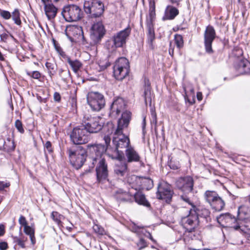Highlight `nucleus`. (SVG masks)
<instances>
[{"label":"nucleus","instance_id":"obj_2","mask_svg":"<svg viewBox=\"0 0 250 250\" xmlns=\"http://www.w3.org/2000/svg\"><path fill=\"white\" fill-rule=\"evenodd\" d=\"M217 219L218 221L224 220L226 222L230 221L233 222L234 224L231 228L239 231L247 239H250V228L246 225L250 223V211L248 207L242 206L238 208L237 219L227 213L221 215Z\"/></svg>","mask_w":250,"mask_h":250},{"label":"nucleus","instance_id":"obj_20","mask_svg":"<svg viewBox=\"0 0 250 250\" xmlns=\"http://www.w3.org/2000/svg\"><path fill=\"white\" fill-rule=\"evenodd\" d=\"M44 4L45 14L49 20L54 19L57 14L58 8L52 3H46L45 0H42Z\"/></svg>","mask_w":250,"mask_h":250},{"label":"nucleus","instance_id":"obj_14","mask_svg":"<svg viewBox=\"0 0 250 250\" xmlns=\"http://www.w3.org/2000/svg\"><path fill=\"white\" fill-rule=\"evenodd\" d=\"M176 187L185 193L191 192L193 190L194 181L190 176L181 177L176 181Z\"/></svg>","mask_w":250,"mask_h":250},{"label":"nucleus","instance_id":"obj_59","mask_svg":"<svg viewBox=\"0 0 250 250\" xmlns=\"http://www.w3.org/2000/svg\"><path fill=\"white\" fill-rule=\"evenodd\" d=\"M5 233L4 226L2 224L0 225V236L4 235Z\"/></svg>","mask_w":250,"mask_h":250},{"label":"nucleus","instance_id":"obj_21","mask_svg":"<svg viewBox=\"0 0 250 250\" xmlns=\"http://www.w3.org/2000/svg\"><path fill=\"white\" fill-rule=\"evenodd\" d=\"M125 156L128 163L139 162L140 161L141 157L139 154L131 146L126 149Z\"/></svg>","mask_w":250,"mask_h":250},{"label":"nucleus","instance_id":"obj_46","mask_svg":"<svg viewBox=\"0 0 250 250\" xmlns=\"http://www.w3.org/2000/svg\"><path fill=\"white\" fill-rule=\"evenodd\" d=\"M0 15L5 20H8L11 17V13L9 11L6 10H0Z\"/></svg>","mask_w":250,"mask_h":250},{"label":"nucleus","instance_id":"obj_11","mask_svg":"<svg viewBox=\"0 0 250 250\" xmlns=\"http://www.w3.org/2000/svg\"><path fill=\"white\" fill-rule=\"evenodd\" d=\"M87 101L93 111H99L105 105V100L104 96L97 92H89L87 96Z\"/></svg>","mask_w":250,"mask_h":250},{"label":"nucleus","instance_id":"obj_56","mask_svg":"<svg viewBox=\"0 0 250 250\" xmlns=\"http://www.w3.org/2000/svg\"><path fill=\"white\" fill-rule=\"evenodd\" d=\"M17 242L18 245H19L21 248H25V245L23 240H22L21 239H17Z\"/></svg>","mask_w":250,"mask_h":250},{"label":"nucleus","instance_id":"obj_4","mask_svg":"<svg viewBox=\"0 0 250 250\" xmlns=\"http://www.w3.org/2000/svg\"><path fill=\"white\" fill-rule=\"evenodd\" d=\"M83 9L89 18L96 19L103 15L104 6L101 0H88L84 2Z\"/></svg>","mask_w":250,"mask_h":250},{"label":"nucleus","instance_id":"obj_29","mask_svg":"<svg viewBox=\"0 0 250 250\" xmlns=\"http://www.w3.org/2000/svg\"><path fill=\"white\" fill-rule=\"evenodd\" d=\"M134 198L135 202L139 205L144 206L146 207H149L150 204L146 200L145 195L142 192H136L134 195Z\"/></svg>","mask_w":250,"mask_h":250},{"label":"nucleus","instance_id":"obj_41","mask_svg":"<svg viewBox=\"0 0 250 250\" xmlns=\"http://www.w3.org/2000/svg\"><path fill=\"white\" fill-rule=\"evenodd\" d=\"M131 229L133 232H134L137 234L144 233L143 227L137 226L135 224H133V225L131 227Z\"/></svg>","mask_w":250,"mask_h":250},{"label":"nucleus","instance_id":"obj_13","mask_svg":"<svg viewBox=\"0 0 250 250\" xmlns=\"http://www.w3.org/2000/svg\"><path fill=\"white\" fill-rule=\"evenodd\" d=\"M157 189L156 196L158 199L165 200L167 203L171 201L173 192L169 184L164 182L159 183Z\"/></svg>","mask_w":250,"mask_h":250},{"label":"nucleus","instance_id":"obj_48","mask_svg":"<svg viewBox=\"0 0 250 250\" xmlns=\"http://www.w3.org/2000/svg\"><path fill=\"white\" fill-rule=\"evenodd\" d=\"M19 222L21 226H23L24 228L25 226H28L25 218L22 215L20 217Z\"/></svg>","mask_w":250,"mask_h":250},{"label":"nucleus","instance_id":"obj_51","mask_svg":"<svg viewBox=\"0 0 250 250\" xmlns=\"http://www.w3.org/2000/svg\"><path fill=\"white\" fill-rule=\"evenodd\" d=\"M8 248L7 242L3 241L0 242V250H6Z\"/></svg>","mask_w":250,"mask_h":250},{"label":"nucleus","instance_id":"obj_54","mask_svg":"<svg viewBox=\"0 0 250 250\" xmlns=\"http://www.w3.org/2000/svg\"><path fill=\"white\" fill-rule=\"evenodd\" d=\"M0 40L2 42H6L8 38V35L7 33H3L0 35Z\"/></svg>","mask_w":250,"mask_h":250},{"label":"nucleus","instance_id":"obj_18","mask_svg":"<svg viewBox=\"0 0 250 250\" xmlns=\"http://www.w3.org/2000/svg\"><path fill=\"white\" fill-rule=\"evenodd\" d=\"M234 67L240 75L250 73V62L247 59L238 60L234 63Z\"/></svg>","mask_w":250,"mask_h":250},{"label":"nucleus","instance_id":"obj_25","mask_svg":"<svg viewBox=\"0 0 250 250\" xmlns=\"http://www.w3.org/2000/svg\"><path fill=\"white\" fill-rule=\"evenodd\" d=\"M115 198L119 201L130 202L132 200V196L126 191L123 189H117L114 194Z\"/></svg>","mask_w":250,"mask_h":250},{"label":"nucleus","instance_id":"obj_6","mask_svg":"<svg viewBox=\"0 0 250 250\" xmlns=\"http://www.w3.org/2000/svg\"><path fill=\"white\" fill-rule=\"evenodd\" d=\"M82 124L90 134L100 131L104 125L101 118L88 114L84 115Z\"/></svg>","mask_w":250,"mask_h":250},{"label":"nucleus","instance_id":"obj_47","mask_svg":"<svg viewBox=\"0 0 250 250\" xmlns=\"http://www.w3.org/2000/svg\"><path fill=\"white\" fill-rule=\"evenodd\" d=\"M137 245L139 247V250H141L147 246L146 242L143 238L140 239Z\"/></svg>","mask_w":250,"mask_h":250},{"label":"nucleus","instance_id":"obj_1","mask_svg":"<svg viewBox=\"0 0 250 250\" xmlns=\"http://www.w3.org/2000/svg\"><path fill=\"white\" fill-rule=\"evenodd\" d=\"M131 118V113L125 111L122 114L121 117L118 121V125L115 130L112 143L113 147L110 145L111 137L108 135H105L104 139L107 145V155L113 159L123 160L124 153L122 149L129 147L130 140L125 132L127 131V127Z\"/></svg>","mask_w":250,"mask_h":250},{"label":"nucleus","instance_id":"obj_43","mask_svg":"<svg viewBox=\"0 0 250 250\" xmlns=\"http://www.w3.org/2000/svg\"><path fill=\"white\" fill-rule=\"evenodd\" d=\"M15 125L17 130L21 133L24 132V130L22 126V124L21 122L19 120H17L15 121Z\"/></svg>","mask_w":250,"mask_h":250},{"label":"nucleus","instance_id":"obj_37","mask_svg":"<svg viewBox=\"0 0 250 250\" xmlns=\"http://www.w3.org/2000/svg\"><path fill=\"white\" fill-rule=\"evenodd\" d=\"M11 17L13 20L14 21L15 23L17 25H20L21 24V21L20 19V14L19 10L18 9H15L12 12Z\"/></svg>","mask_w":250,"mask_h":250},{"label":"nucleus","instance_id":"obj_26","mask_svg":"<svg viewBox=\"0 0 250 250\" xmlns=\"http://www.w3.org/2000/svg\"><path fill=\"white\" fill-rule=\"evenodd\" d=\"M140 179L141 177L131 175L127 176L126 181L132 188L135 189L136 190H140Z\"/></svg>","mask_w":250,"mask_h":250},{"label":"nucleus","instance_id":"obj_30","mask_svg":"<svg viewBox=\"0 0 250 250\" xmlns=\"http://www.w3.org/2000/svg\"><path fill=\"white\" fill-rule=\"evenodd\" d=\"M140 182V190L145 189L148 190L153 187V182L152 180L148 177H141Z\"/></svg>","mask_w":250,"mask_h":250},{"label":"nucleus","instance_id":"obj_62","mask_svg":"<svg viewBox=\"0 0 250 250\" xmlns=\"http://www.w3.org/2000/svg\"><path fill=\"white\" fill-rule=\"evenodd\" d=\"M182 0H170L171 3L173 4H175L177 6H178L179 4V2L181 1Z\"/></svg>","mask_w":250,"mask_h":250},{"label":"nucleus","instance_id":"obj_28","mask_svg":"<svg viewBox=\"0 0 250 250\" xmlns=\"http://www.w3.org/2000/svg\"><path fill=\"white\" fill-rule=\"evenodd\" d=\"M146 27L148 31L147 34V43L148 44L150 48L153 49V42L154 40L155 37L153 25V23H151V21H149L147 23Z\"/></svg>","mask_w":250,"mask_h":250},{"label":"nucleus","instance_id":"obj_16","mask_svg":"<svg viewBox=\"0 0 250 250\" xmlns=\"http://www.w3.org/2000/svg\"><path fill=\"white\" fill-rule=\"evenodd\" d=\"M105 33V29L103 23L98 21L94 23L91 27L90 37L94 43L99 42Z\"/></svg>","mask_w":250,"mask_h":250},{"label":"nucleus","instance_id":"obj_35","mask_svg":"<svg viewBox=\"0 0 250 250\" xmlns=\"http://www.w3.org/2000/svg\"><path fill=\"white\" fill-rule=\"evenodd\" d=\"M45 66L48 70V73L50 77H52L56 73L57 65L54 63L47 62L45 63Z\"/></svg>","mask_w":250,"mask_h":250},{"label":"nucleus","instance_id":"obj_8","mask_svg":"<svg viewBox=\"0 0 250 250\" xmlns=\"http://www.w3.org/2000/svg\"><path fill=\"white\" fill-rule=\"evenodd\" d=\"M128 60L125 57H121L115 62L113 66V75L116 79L123 80L129 72Z\"/></svg>","mask_w":250,"mask_h":250},{"label":"nucleus","instance_id":"obj_22","mask_svg":"<svg viewBox=\"0 0 250 250\" xmlns=\"http://www.w3.org/2000/svg\"><path fill=\"white\" fill-rule=\"evenodd\" d=\"M119 160L115 165L114 171L119 177H124L127 173V166L125 162H122V160Z\"/></svg>","mask_w":250,"mask_h":250},{"label":"nucleus","instance_id":"obj_52","mask_svg":"<svg viewBox=\"0 0 250 250\" xmlns=\"http://www.w3.org/2000/svg\"><path fill=\"white\" fill-rule=\"evenodd\" d=\"M10 186L9 183H4V182L0 181V190H3L5 188H8Z\"/></svg>","mask_w":250,"mask_h":250},{"label":"nucleus","instance_id":"obj_61","mask_svg":"<svg viewBox=\"0 0 250 250\" xmlns=\"http://www.w3.org/2000/svg\"><path fill=\"white\" fill-rule=\"evenodd\" d=\"M197 98L198 101H200L202 100V93L201 92H198L197 93Z\"/></svg>","mask_w":250,"mask_h":250},{"label":"nucleus","instance_id":"obj_10","mask_svg":"<svg viewBox=\"0 0 250 250\" xmlns=\"http://www.w3.org/2000/svg\"><path fill=\"white\" fill-rule=\"evenodd\" d=\"M65 20L68 22L77 21L83 17V11L78 5L72 4L64 6L61 13Z\"/></svg>","mask_w":250,"mask_h":250},{"label":"nucleus","instance_id":"obj_40","mask_svg":"<svg viewBox=\"0 0 250 250\" xmlns=\"http://www.w3.org/2000/svg\"><path fill=\"white\" fill-rule=\"evenodd\" d=\"M62 215L60 214L57 211H53L51 213V217L53 220L56 222L58 224H59L61 222V218Z\"/></svg>","mask_w":250,"mask_h":250},{"label":"nucleus","instance_id":"obj_9","mask_svg":"<svg viewBox=\"0 0 250 250\" xmlns=\"http://www.w3.org/2000/svg\"><path fill=\"white\" fill-rule=\"evenodd\" d=\"M71 141L76 145L87 143L90 139V134L82 125L73 128L70 135Z\"/></svg>","mask_w":250,"mask_h":250},{"label":"nucleus","instance_id":"obj_33","mask_svg":"<svg viewBox=\"0 0 250 250\" xmlns=\"http://www.w3.org/2000/svg\"><path fill=\"white\" fill-rule=\"evenodd\" d=\"M23 231L24 233L29 236L31 244L34 245L36 243V238L35 237V230L33 229L29 226H25Z\"/></svg>","mask_w":250,"mask_h":250},{"label":"nucleus","instance_id":"obj_45","mask_svg":"<svg viewBox=\"0 0 250 250\" xmlns=\"http://www.w3.org/2000/svg\"><path fill=\"white\" fill-rule=\"evenodd\" d=\"M44 148L46 150L49 154H51L53 152V148L52 144L50 141H47L44 145Z\"/></svg>","mask_w":250,"mask_h":250},{"label":"nucleus","instance_id":"obj_64","mask_svg":"<svg viewBox=\"0 0 250 250\" xmlns=\"http://www.w3.org/2000/svg\"><path fill=\"white\" fill-rule=\"evenodd\" d=\"M190 91H191V92L193 93L194 89L193 88H191V89H190Z\"/></svg>","mask_w":250,"mask_h":250},{"label":"nucleus","instance_id":"obj_38","mask_svg":"<svg viewBox=\"0 0 250 250\" xmlns=\"http://www.w3.org/2000/svg\"><path fill=\"white\" fill-rule=\"evenodd\" d=\"M175 43L178 48L180 49L183 47L184 41L183 37L181 35L176 34L174 37Z\"/></svg>","mask_w":250,"mask_h":250},{"label":"nucleus","instance_id":"obj_24","mask_svg":"<svg viewBox=\"0 0 250 250\" xmlns=\"http://www.w3.org/2000/svg\"><path fill=\"white\" fill-rule=\"evenodd\" d=\"M179 14V10L173 6L168 5L166 7L164 15L162 18L163 21L172 20Z\"/></svg>","mask_w":250,"mask_h":250},{"label":"nucleus","instance_id":"obj_58","mask_svg":"<svg viewBox=\"0 0 250 250\" xmlns=\"http://www.w3.org/2000/svg\"><path fill=\"white\" fill-rule=\"evenodd\" d=\"M169 166L170 167V168L173 169H177L179 167L178 165L173 164L172 162H170L169 163Z\"/></svg>","mask_w":250,"mask_h":250},{"label":"nucleus","instance_id":"obj_60","mask_svg":"<svg viewBox=\"0 0 250 250\" xmlns=\"http://www.w3.org/2000/svg\"><path fill=\"white\" fill-rule=\"evenodd\" d=\"M169 54L171 56H173L174 54V47L172 46L171 42L169 44Z\"/></svg>","mask_w":250,"mask_h":250},{"label":"nucleus","instance_id":"obj_57","mask_svg":"<svg viewBox=\"0 0 250 250\" xmlns=\"http://www.w3.org/2000/svg\"><path fill=\"white\" fill-rule=\"evenodd\" d=\"M146 125V117H144L143 118V122H142V131L143 135H145V128Z\"/></svg>","mask_w":250,"mask_h":250},{"label":"nucleus","instance_id":"obj_31","mask_svg":"<svg viewBox=\"0 0 250 250\" xmlns=\"http://www.w3.org/2000/svg\"><path fill=\"white\" fill-rule=\"evenodd\" d=\"M66 59L74 72L77 73L82 66V63L78 60H72L68 56L66 57Z\"/></svg>","mask_w":250,"mask_h":250},{"label":"nucleus","instance_id":"obj_53","mask_svg":"<svg viewBox=\"0 0 250 250\" xmlns=\"http://www.w3.org/2000/svg\"><path fill=\"white\" fill-rule=\"evenodd\" d=\"M145 232H144V233H143L146 237H148L149 239H150L152 242H153L154 243H155L156 242V241L155 240H154L153 238V237L152 236L151 233L148 232V231H147L146 230H145Z\"/></svg>","mask_w":250,"mask_h":250},{"label":"nucleus","instance_id":"obj_63","mask_svg":"<svg viewBox=\"0 0 250 250\" xmlns=\"http://www.w3.org/2000/svg\"><path fill=\"white\" fill-rule=\"evenodd\" d=\"M4 58L2 53H1V52L0 51V61H4Z\"/></svg>","mask_w":250,"mask_h":250},{"label":"nucleus","instance_id":"obj_7","mask_svg":"<svg viewBox=\"0 0 250 250\" xmlns=\"http://www.w3.org/2000/svg\"><path fill=\"white\" fill-rule=\"evenodd\" d=\"M204 198L215 211H221L225 206V201L215 191L207 190L204 194Z\"/></svg>","mask_w":250,"mask_h":250},{"label":"nucleus","instance_id":"obj_5","mask_svg":"<svg viewBox=\"0 0 250 250\" xmlns=\"http://www.w3.org/2000/svg\"><path fill=\"white\" fill-rule=\"evenodd\" d=\"M67 153L71 164L77 169L80 168L86 161L87 151L81 146H78L75 149H68Z\"/></svg>","mask_w":250,"mask_h":250},{"label":"nucleus","instance_id":"obj_15","mask_svg":"<svg viewBox=\"0 0 250 250\" xmlns=\"http://www.w3.org/2000/svg\"><path fill=\"white\" fill-rule=\"evenodd\" d=\"M216 33L213 26L208 25L204 33V44L206 52L208 54H212V43L215 38Z\"/></svg>","mask_w":250,"mask_h":250},{"label":"nucleus","instance_id":"obj_49","mask_svg":"<svg viewBox=\"0 0 250 250\" xmlns=\"http://www.w3.org/2000/svg\"><path fill=\"white\" fill-rule=\"evenodd\" d=\"M181 199L183 200L185 202L187 203L189 205H190L191 207H192V206H194L192 203H191L190 199L189 197H188L186 195H182L181 196Z\"/></svg>","mask_w":250,"mask_h":250},{"label":"nucleus","instance_id":"obj_3","mask_svg":"<svg viewBox=\"0 0 250 250\" xmlns=\"http://www.w3.org/2000/svg\"><path fill=\"white\" fill-rule=\"evenodd\" d=\"M102 144L88 145L87 151L89 152L93 160V164L98 162V165L96 168L97 179L99 182L105 180L108 176L107 166L105 164V159L103 156L106 151L107 152V145Z\"/></svg>","mask_w":250,"mask_h":250},{"label":"nucleus","instance_id":"obj_34","mask_svg":"<svg viewBox=\"0 0 250 250\" xmlns=\"http://www.w3.org/2000/svg\"><path fill=\"white\" fill-rule=\"evenodd\" d=\"M70 30L73 32H76L77 34H79L80 39L82 40V43L83 44L87 43L86 40L83 35V31L81 27L73 26L70 27Z\"/></svg>","mask_w":250,"mask_h":250},{"label":"nucleus","instance_id":"obj_27","mask_svg":"<svg viewBox=\"0 0 250 250\" xmlns=\"http://www.w3.org/2000/svg\"><path fill=\"white\" fill-rule=\"evenodd\" d=\"M143 87L144 90L143 96L146 104H147L148 102L150 103H151V98L150 97V83L149 80L146 77L144 78V84Z\"/></svg>","mask_w":250,"mask_h":250},{"label":"nucleus","instance_id":"obj_44","mask_svg":"<svg viewBox=\"0 0 250 250\" xmlns=\"http://www.w3.org/2000/svg\"><path fill=\"white\" fill-rule=\"evenodd\" d=\"M99 67H100L101 70H104L107 67L110 65V63L108 60H105V61H100L99 63Z\"/></svg>","mask_w":250,"mask_h":250},{"label":"nucleus","instance_id":"obj_36","mask_svg":"<svg viewBox=\"0 0 250 250\" xmlns=\"http://www.w3.org/2000/svg\"><path fill=\"white\" fill-rule=\"evenodd\" d=\"M59 75L64 82H66L70 78V72L69 70H63L61 68L59 70Z\"/></svg>","mask_w":250,"mask_h":250},{"label":"nucleus","instance_id":"obj_17","mask_svg":"<svg viewBox=\"0 0 250 250\" xmlns=\"http://www.w3.org/2000/svg\"><path fill=\"white\" fill-rule=\"evenodd\" d=\"M131 28L128 26L113 36V41L116 48L122 47L126 43V40L131 33Z\"/></svg>","mask_w":250,"mask_h":250},{"label":"nucleus","instance_id":"obj_42","mask_svg":"<svg viewBox=\"0 0 250 250\" xmlns=\"http://www.w3.org/2000/svg\"><path fill=\"white\" fill-rule=\"evenodd\" d=\"M26 73L29 76L35 79H39L42 76L41 73L38 71H34L32 72L27 71Z\"/></svg>","mask_w":250,"mask_h":250},{"label":"nucleus","instance_id":"obj_12","mask_svg":"<svg viewBox=\"0 0 250 250\" xmlns=\"http://www.w3.org/2000/svg\"><path fill=\"white\" fill-rule=\"evenodd\" d=\"M181 224L185 229V232L191 233L195 231L198 226L199 220H197V216L190 209L188 215L182 218Z\"/></svg>","mask_w":250,"mask_h":250},{"label":"nucleus","instance_id":"obj_23","mask_svg":"<svg viewBox=\"0 0 250 250\" xmlns=\"http://www.w3.org/2000/svg\"><path fill=\"white\" fill-rule=\"evenodd\" d=\"M190 209L194 214L197 216V220L199 219V217L203 218L207 220L208 218L209 217V210L202 207H196L195 206H192V208Z\"/></svg>","mask_w":250,"mask_h":250},{"label":"nucleus","instance_id":"obj_39","mask_svg":"<svg viewBox=\"0 0 250 250\" xmlns=\"http://www.w3.org/2000/svg\"><path fill=\"white\" fill-rule=\"evenodd\" d=\"M94 232L98 235H103L105 234L104 229L101 226L95 224L93 227Z\"/></svg>","mask_w":250,"mask_h":250},{"label":"nucleus","instance_id":"obj_55","mask_svg":"<svg viewBox=\"0 0 250 250\" xmlns=\"http://www.w3.org/2000/svg\"><path fill=\"white\" fill-rule=\"evenodd\" d=\"M61 95L58 92H55L54 94V99L56 102H60L61 100Z\"/></svg>","mask_w":250,"mask_h":250},{"label":"nucleus","instance_id":"obj_19","mask_svg":"<svg viewBox=\"0 0 250 250\" xmlns=\"http://www.w3.org/2000/svg\"><path fill=\"white\" fill-rule=\"evenodd\" d=\"M125 101L122 98H118L115 100L110 108V115L116 116L125 108Z\"/></svg>","mask_w":250,"mask_h":250},{"label":"nucleus","instance_id":"obj_32","mask_svg":"<svg viewBox=\"0 0 250 250\" xmlns=\"http://www.w3.org/2000/svg\"><path fill=\"white\" fill-rule=\"evenodd\" d=\"M155 17V3L154 0L149 1V19L146 20V24L149 21L153 23V20Z\"/></svg>","mask_w":250,"mask_h":250},{"label":"nucleus","instance_id":"obj_50","mask_svg":"<svg viewBox=\"0 0 250 250\" xmlns=\"http://www.w3.org/2000/svg\"><path fill=\"white\" fill-rule=\"evenodd\" d=\"M151 116L152 122L156 124L157 123V115L155 110L152 109L151 110Z\"/></svg>","mask_w":250,"mask_h":250}]
</instances>
